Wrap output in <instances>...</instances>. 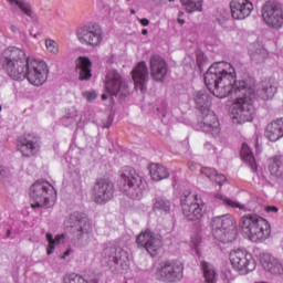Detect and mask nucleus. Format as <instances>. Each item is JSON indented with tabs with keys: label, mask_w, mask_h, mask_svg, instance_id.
<instances>
[{
	"label": "nucleus",
	"mask_w": 283,
	"mask_h": 283,
	"mask_svg": "<svg viewBox=\"0 0 283 283\" xmlns=\"http://www.w3.org/2000/svg\"><path fill=\"white\" fill-rule=\"evenodd\" d=\"M205 149H207L208 151H211V149H213V145L211 143L207 142L205 144Z\"/></svg>",
	"instance_id": "50"
},
{
	"label": "nucleus",
	"mask_w": 283,
	"mask_h": 283,
	"mask_svg": "<svg viewBox=\"0 0 283 283\" xmlns=\"http://www.w3.org/2000/svg\"><path fill=\"white\" fill-rule=\"evenodd\" d=\"M241 229L251 242H264L271 235V224L258 214H245L241 218Z\"/></svg>",
	"instance_id": "6"
},
{
	"label": "nucleus",
	"mask_w": 283,
	"mask_h": 283,
	"mask_svg": "<svg viewBox=\"0 0 283 283\" xmlns=\"http://www.w3.org/2000/svg\"><path fill=\"white\" fill-rule=\"evenodd\" d=\"M157 272L163 282H180L184 277L185 265L178 260H168L159 264Z\"/></svg>",
	"instance_id": "15"
},
{
	"label": "nucleus",
	"mask_w": 283,
	"mask_h": 283,
	"mask_svg": "<svg viewBox=\"0 0 283 283\" xmlns=\"http://www.w3.org/2000/svg\"><path fill=\"white\" fill-rule=\"evenodd\" d=\"M275 94H277V86L271 80H264L260 83L255 96L262 101H271Z\"/></svg>",
	"instance_id": "24"
},
{
	"label": "nucleus",
	"mask_w": 283,
	"mask_h": 283,
	"mask_svg": "<svg viewBox=\"0 0 283 283\" xmlns=\"http://www.w3.org/2000/svg\"><path fill=\"white\" fill-rule=\"evenodd\" d=\"M10 233H11V231L7 230V238H10Z\"/></svg>",
	"instance_id": "58"
},
{
	"label": "nucleus",
	"mask_w": 283,
	"mask_h": 283,
	"mask_svg": "<svg viewBox=\"0 0 283 283\" xmlns=\"http://www.w3.org/2000/svg\"><path fill=\"white\" fill-rule=\"evenodd\" d=\"M142 34H143L144 36H146V34H148L147 29H143V30H142Z\"/></svg>",
	"instance_id": "53"
},
{
	"label": "nucleus",
	"mask_w": 283,
	"mask_h": 283,
	"mask_svg": "<svg viewBox=\"0 0 283 283\" xmlns=\"http://www.w3.org/2000/svg\"><path fill=\"white\" fill-rule=\"evenodd\" d=\"M229 260L234 271H238L240 275H247L248 273L255 271V266H258L255 259H253V254L245 249L238 248L237 250H232L229 253Z\"/></svg>",
	"instance_id": "9"
},
{
	"label": "nucleus",
	"mask_w": 283,
	"mask_h": 283,
	"mask_svg": "<svg viewBox=\"0 0 283 283\" xmlns=\"http://www.w3.org/2000/svg\"><path fill=\"white\" fill-rule=\"evenodd\" d=\"M265 138L271 140V143H275L280 140V138H283V117L268 124L265 128Z\"/></svg>",
	"instance_id": "23"
},
{
	"label": "nucleus",
	"mask_w": 283,
	"mask_h": 283,
	"mask_svg": "<svg viewBox=\"0 0 283 283\" xmlns=\"http://www.w3.org/2000/svg\"><path fill=\"white\" fill-rule=\"evenodd\" d=\"M206 87L217 96V98H227L234 96L232 105V123L243 125L251 123L255 115L253 99L255 98V80L247 77L237 80L235 69L227 62H214L209 66L203 75Z\"/></svg>",
	"instance_id": "1"
},
{
	"label": "nucleus",
	"mask_w": 283,
	"mask_h": 283,
	"mask_svg": "<svg viewBox=\"0 0 283 283\" xmlns=\"http://www.w3.org/2000/svg\"><path fill=\"white\" fill-rule=\"evenodd\" d=\"M48 74H50V71L44 61L28 59L24 69V78H27L31 85H35L36 87L43 85V83L48 81Z\"/></svg>",
	"instance_id": "11"
},
{
	"label": "nucleus",
	"mask_w": 283,
	"mask_h": 283,
	"mask_svg": "<svg viewBox=\"0 0 283 283\" xmlns=\"http://www.w3.org/2000/svg\"><path fill=\"white\" fill-rule=\"evenodd\" d=\"M62 123L67 127L69 125H74L76 123V117L71 113H66L65 116L62 117Z\"/></svg>",
	"instance_id": "41"
},
{
	"label": "nucleus",
	"mask_w": 283,
	"mask_h": 283,
	"mask_svg": "<svg viewBox=\"0 0 283 283\" xmlns=\"http://www.w3.org/2000/svg\"><path fill=\"white\" fill-rule=\"evenodd\" d=\"M67 255H70V250H66V251L64 252V258L67 256Z\"/></svg>",
	"instance_id": "56"
},
{
	"label": "nucleus",
	"mask_w": 283,
	"mask_h": 283,
	"mask_svg": "<svg viewBox=\"0 0 283 283\" xmlns=\"http://www.w3.org/2000/svg\"><path fill=\"white\" fill-rule=\"evenodd\" d=\"M130 13L136 14V10L132 9Z\"/></svg>",
	"instance_id": "59"
},
{
	"label": "nucleus",
	"mask_w": 283,
	"mask_h": 283,
	"mask_svg": "<svg viewBox=\"0 0 283 283\" xmlns=\"http://www.w3.org/2000/svg\"><path fill=\"white\" fill-rule=\"evenodd\" d=\"M241 158L244 163H248L249 167L252 171H258V164L255 163V157L253 156V151L249 148V145L243 144L241 149Z\"/></svg>",
	"instance_id": "31"
},
{
	"label": "nucleus",
	"mask_w": 283,
	"mask_h": 283,
	"mask_svg": "<svg viewBox=\"0 0 283 283\" xmlns=\"http://www.w3.org/2000/svg\"><path fill=\"white\" fill-rule=\"evenodd\" d=\"M217 171L218 170L210 167H202L200 169V174H202L203 176H206V178H209L210 180H213Z\"/></svg>",
	"instance_id": "40"
},
{
	"label": "nucleus",
	"mask_w": 283,
	"mask_h": 283,
	"mask_svg": "<svg viewBox=\"0 0 283 283\" xmlns=\"http://www.w3.org/2000/svg\"><path fill=\"white\" fill-rule=\"evenodd\" d=\"M127 1H132V0H127Z\"/></svg>",
	"instance_id": "61"
},
{
	"label": "nucleus",
	"mask_w": 283,
	"mask_h": 283,
	"mask_svg": "<svg viewBox=\"0 0 283 283\" xmlns=\"http://www.w3.org/2000/svg\"><path fill=\"white\" fill-rule=\"evenodd\" d=\"M91 283H98V279L91 280Z\"/></svg>",
	"instance_id": "57"
},
{
	"label": "nucleus",
	"mask_w": 283,
	"mask_h": 283,
	"mask_svg": "<svg viewBox=\"0 0 283 283\" xmlns=\"http://www.w3.org/2000/svg\"><path fill=\"white\" fill-rule=\"evenodd\" d=\"M130 74L135 90H139L142 94H145V92H147V84L149 83V69L147 67V62H138Z\"/></svg>",
	"instance_id": "18"
},
{
	"label": "nucleus",
	"mask_w": 283,
	"mask_h": 283,
	"mask_svg": "<svg viewBox=\"0 0 283 283\" xmlns=\"http://www.w3.org/2000/svg\"><path fill=\"white\" fill-rule=\"evenodd\" d=\"M8 176H10V169L0 168V179L8 178Z\"/></svg>",
	"instance_id": "44"
},
{
	"label": "nucleus",
	"mask_w": 283,
	"mask_h": 283,
	"mask_svg": "<svg viewBox=\"0 0 283 283\" xmlns=\"http://www.w3.org/2000/svg\"><path fill=\"white\" fill-rule=\"evenodd\" d=\"M104 262L113 271H127L129 269V253L120 247L112 245L102 253Z\"/></svg>",
	"instance_id": "10"
},
{
	"label": "nucleus",
	"mask_w": 283,
	"mask_h": 283,
	"mask_svg": "<svg viewBox=\"0 0 283 283\" xmlns=\"http://www.w3.org/2000/svg\"><path fill=\"white\" fill-rule=\"evenodd\" d=\"M178 17H179V19H181V17H185V12L179 11Z\"/></svg>",
	"instance_id": "54"
},
{
	"label": "nucleus",
	"mask_w": 283,
	"mask_h": 283,
	"mask_svg": "<svg viewBox=\"0 0 283 283\" xmlns=\"http://www.w3.org/2000/svg\"><path fill=\"white\" fill-rule=\"evenodd\" d=\"M149 65L153 81L156 83H164L165 78H167V72L169 70L167 61H165V59H163L160 55H153L150 56Z\"/></svg>",
	"instance_id": "19"
},
{
	"label": "nucleus",
	"mask_w": 283,
	"mask_h": 283,
	"mask_svg": "<svg viewBox=\"0 0 283 283\" xmlns=\"http://www.w3.org/2000/svg\"><path fill=\"white\" fill-rule=\"evenodd\" d=\"M188 168L190 169V171H196V163L189 161L188 163Z\"/></svg>",
	"instance_id": "47"
},
{
	"label": "nucleus",
	"mask_w": 283,
	"mask_h": 283,
	"mask_svg": "<svg viewBox=\"0 0 283 283\" xmlns=\"http://www.w3.org/2000/svg\"><path fill=\"white\" fill-rule=\"evenodd\" d=\"M230 9L232 18L237 20L247 19L253 12V2L250 0H232Z\"/></svg>",
	"instance_id": "21"
},
{
	"label": "nucleus",
	"mask_w": 283,
	"mask_h": 283,
	"mask_svg": "<svg viewBox=\"0 0 283 283\" xmlns=\"http://www.w3.org/2000/svg\"><path fill=\"white\" fill-rule=\"evenodd\" d=\"M10 30H11L12 32H14V34H17V32H19V29H18L15 25H11V27H10Z\"/></svg>",
	"instance_id": "51"
},
{
	"label": "nucleus",
	"mask_w": 283,
	"mask_h": 283,
	"mask_svg": "<svg viewBox=\"0 0 283 283\" xmlns=\"http://www.w3.org/2000/svg\"><path fill=\"white\" fill-rule=\"evenodd\" d=\"M149 172H150V177L156 182H160V180H165V178H169V170L160 164H153L150 166Z\"/></svg>",
	"instance_id": "28"
},
{
	"label": "nucleus",
	"mask_w": 283,
	"mask_h": 283,
	"mask_svg": "<svg viewBox=\"0 0 283 283\" xmlns=\"http://www.w3.org/2000/svg\"><path fill=\"white\" fill-rule=\"evenodd\" d=\"M105 87L111 96H117L122 99L129 96V88L116 70H112L106 74Z\"/></svg>",
	"instance_id": "16"
},
{
	"label": "nucleus",
	"mask_w": 283,
	"mask_h": 283,
	"mask_svg": "<svg viewBox=\"0 0 283 283\" xmlns=\"http://www.w3.org/2000/svg\"><path fill=\"white\" fill-rule=\"evenodd\" d=\"M265 211H266V213H277V211H280V209L275 206H266Z\"/></svg>",
	"instance_id": "45"
},
{
	"label": "nucleus",
	"mask_w": 283,
	"mask_h": 283,
	"mask_svg": "<svg viewBox=\"0 0 283 283\" xmlns=\"http://www.w3.org/2000/svg\"><path fill=\"white\" fill-rule=\"evenodd\" d=\"M96 96H98L96 94V92H85L84 93V98H86L88 101H96Z\"/></svg>",
	"instance_id": "43"
},
{
	"label": "nucleus",
	"mask_w": 283,
	"mask_h": 283,
	"mask_svg": "<svg viewBox=\"0 0 283 283\" xmlns=\"http://www.w3.org/2000/svg\"><path fill=\"white\" fill-rule=\"evenodd\" d=\"M63 283H90L81 274L70 273L63 279Z\"/></svg>",
	"instance_id": "37"
},
{
	"label": "nucleus",
	"mask_w": 283,
	"mask_h": 283,
	"mask_svg": "<svg viewBox=\"0 0 283 283\" xmlns=\"http://www.w3.org/2000/svg\"><path fill=\"white\" fill-rule=\"evenodd\" d=\"M155 113H158V116L161 114V116L165 117V109H161L160 107H156Z\"/></svg>",
	"instance_id": "49"
},
{
	"label": "nucleus",
	"mask_w": 283,
	"mask_h": 283,
	"mask_svg": "<svg viewBox=\"0 0 283 283\" xmlns=\"http://www.w3.org/2000/svg\"><path fill=\"white\" fill-rule=\"evenodd\" d=\"M39 140L40 138L36 135L29 134L19 142L18 147L24 158H30V156H35V154H39V148L41 147Z\"/></svg>",
	"instance_id": "20"
},
{
	"label": "nucleus",
	"mask_w": 283,
	"mask_h": 283,
	"mask_svg": "<svg viewBox=\"0 0 283 283\" xmlns=\"http://www.w3.org/2000/svg\"><path fill=\"white\" fill-rule=\"evenodd\" d=\"M197 203H198V195H195L189 190L184 191V193L180 197L181 209H185V207H191V205H197Z\"/></svg>",
	"instance_id": "35"
},
{
	"label": "nucleus",
	"mask_w": 283,
	"mask_h": 283,
	"mask_svg": "<svg viewBox=\"0 0 283 283\" xmlns=\"http://www.w3.org/2000/svg\"><path fill=\"white\" fill-rule=\"evenodd\" d=\"M119 189L130 200H143L147 190V181L136 172V169L126 166L120 174Z\"/></svg>",
	"instance_id": "4"
},
{
	"label": "nucleus",
	"mask_w": 283,
	"mask_h": 283,
	"mask_svg": "<svg viewBox=\"0 0 283 283\" xmlns=\"http://www.w3.org/2000/svg\"><path fill=\"white\" fill-rule=\"evenodd\" d=\"M69 224L71 229H74L76 240L82 244L87 243L92 231H94L90 217L83 212L75 211L70 214Z\"/></svg>",
	"instance_id": "8"
},
{
	"label": "nucleus",
	"mask_w": 283,
	"mask_h": 283,
	"mask_svg": "<svg viewBox=\"0 0 283 283\" xmlns=\"http://www.w3.org/2000/svg\"><path fill=\"white\" fill-rule=\"evenodd\" d=\"M177 21L179 25H185V19L178 18Z\"/></svg>",
	"instance_id": "52"
},
{
	"label": "nucleus",
	"mask_w": 283,
	"mask_h": 283,
	"mask_svg": "<svg viewBox=\"0 0 283 283\" xmlns=\"http://www.w3.org/2000/svg\"><path fill=\"white\" fill-rule=\"evenodd\" d=\"M1 109H3V107L0 105V112H1Z\"/></svg>",
	"instance_id": "60"
},
{
	"label": "nucleus",
	"mask_w": 283,
	"mask_h": 283,
	"mask_svg": "<svg viewBox=\"0 0 283 283\" xmlns=\"http://www.w3.org/2000/svg\"><path fill=\"white\" fill-rule=\"evenodd\" d=\"M139 23H140L144 28H147V25H149V19H147V18L139 19Z\"/></svg>",
	"instance_id": "46"
},
{
	"label": "nucleus",
	"mask_w": 283,
	"mask_h": 283,
	"mask_svg": "<svg viewBox=\"0 0 283 283\" xmlns=\"http://www.w3.org/2000/svg\"><path fill=\"white\" fill-rule=\"evenodd\" d=\"M136 243L138 247L146 249L151 258H156V255H158V250L163 249V240H160V235L149 230L140 233L136 239Z\"/></svg>",
	"instance_id": "17"
},
{
	"label": "nucleus",
	"mask_w": 283,
	"mask_h": 283,
	"mask_svg": "<svg viewBox=\"0 0 283 283\" xmlns=\"http://www.w3.org/2000/svg\"><path fill=\"white\" fill-rule=\"evenodd\" d=\"M76 36L83 45L98 48L103 43V29L96 23L85 24L76 30Z\"/></svg>",
	"instance_id": "12"
},
{
	"label": "nucleus",
	"mask_w": 283,
	"mask_h": 283,
	"mask_svg": "<svg viewBox=\"0 0 283 283\" xmlns=\"http://www.w3.org/2000/svg\"><path fill=\"white\" fill-rule=\"evenodd\" d=\"M30 198L34 203H31L32 209H50L54 207L56 200V190L48 181L38 180L30 188Z\"/></svg>",
	"instance_id": "7"
},
{
	"label": "nucleus",
	"mask_w": 283,
	"mask_h": 283,
	"mask_svg": "<svg viewBox=\"0 0 283 283\" xmlns=\"http://www.w3.org/2000/svg\"><path fill=\"white\" fill-rule=\"evenodd\" d=\"M184 218L186 220L193 222L196 220H201L203 212H202V206L200 203H193L191 206H185L182 209Z\"/></svg>",
	"instance_id": "26"
},
{
	"label": "nucleus",
	"mask_w": 283,
	"mask_h": 283,
	"mask_svg": "<svg viewBox=\"0 0 283 283\" xmlns=\"http://www.w3.org/2000/svg\"><path fill=\"white\" fill-rule=\"evenodd\" d=\"M8 3L12 7V12L19 8L27 17H32V6L30 2H25V0H7Z\"/></svg>",
	"instance_id": "32"
},
{
	"label": "nucleus",
	"mask_w": 283,
	"mask_h": 283,
	"mask_svg": "<svg viewBox=\"0 0 283 283\" xmlns=\"http://www.w3.org/2000/svg\"><path fill=\"white\" fill-rule=\"evenodd\" d=\"M269 171L274 178H283V156L276 155L270 159Z\"/></svg>",
	"instance_id": "27"
},
{
	"label": "nucleus",
	"mask_w": 283,
	"mask_h": 283,
	"mask_svg": "<svg viewBox=\"0 0 283 283\" xmlns=\"http://www.w3.org/2000/svg\"><path fill=\"white\" fill-rule=\"evenodd\" d=\"M212 180H214L217 185H220V187H222V184L227 182V177L222 174H218L217 171Z\"/></svg>",
	"instance_id": "42"
},
{
	"label": "nucleus",
	"mask_w": 283,
	"mask_h": 283,
	"mask_svg": "<svg viewBox=\"0 0 283 283\" xmlns=\"http://www.w3.org/2000/svg\"><path fill=\"white\" fill-rule=\"evenodd\" d=\"M262 17L265 25L272 30H281L283 27L282 6L275 1H268L263 4Z\"/></svg>",
	"instance_id": "14"
},
{
	"label": "nucleus",
	"mask_w": 283,
	"mask_h": 283,
	"mask_svg": "<svg viewBox=\"0 0 283 283\" xmlns=\"http://www.w3.org/2000/svg\"><path fill=\"white\" fill-rule=\"evenodd\" d=\"M153 211L169 213L171 211V201L165 197H156L153 199Z\"/></svg>",
	"instance_id": "30"
},
{
	"label": "nucleus",
	"mask_w": 283,
	"mask_h": 283,
	"mask_svg": "<svg viewBox=\"0 0 283 283\" xmlns=\"http://www.w3.org/2000/svg\"><path fill=\"white\" fill-rule=\"evenodd\" d=\"M61 240H65V234H57L52 235V233L48 232L46 233V242L49 243L48 249H46V254L52 255L54 253V249L61 244Z\"/></svg>",
	"instance_id": "33"
},
{
	"label": "nucleus",
	"mask_w": 283,
	"mask_h": 283,
	"mask_svg": "<svg viewBox=\"0 0 283 283\" xmlns=\"http://www.w3.org/2000/svg\"><path fill=\"white\" fill-rule=\"evenodd\" d=\"M102 101H107V94H102Z\"/></svg>",
	"instance_id": "55"
},
{
	"label": "nucleus",
	"mask_w": 283,
	"mask_h": 283,
	"mask_svg": "<svg viewBox=\"0 0 283 283\" xmlns=\"http://www.w3.org/2000/svg\"><path fill=\"white\" fill-rule=\"evenodd\" d=\"M219 200H222L227 207H232L233 209H244V205L238 203L237 201L231 200L220 193L216 196Z\"/></svg>",
	"instance_id": "38"
},
{
	"label": "nucleus",
	"mask_w": 283,
	"mask_h": 283,
	"mask_svg": "<svg viewBox=\"0 0 283 283\" xmlns=\"http://www.w3.org/2000/svg\"><path fill=\"white\" fill-rule=\"evenodd\" d=\"M193 102L201 114V120L198 123L199 129L205 134H211L213 138L220 135V122L211 111V97L207 91L201 90L193 93Z\"/></svg>",
	"instance_id": "2"
},
{
	"label": "nucleus",
	"mask_w": 283,
	"mask_h": 283,
	"mask_svg": "<svg viewBox=\"0 0 283 283\" xmlns=\"http://www.w3.org/2000/svg\"><path fill=\"white\" fill-rule=\"evenodd\" d=\"M114 181L109 178H97L92 188V196L96 205H107L114 198Z\"/></svg>",
	"instance_id": "13"
},
{
	"label": "nucleus",
	"mask_w": 283,
	"mask_h": 283,
	"mask_svg": "<svg viewBox=\"0 0 283 283\" xmlns=\"http://www.w3.org/2000/svg\"><path fill=\"white\" fill-rule=\"evenodd\" d=\"M201 269L203 271L206 283H218V273L211 263L201 261Z\"/></svg>",
	"instance_id": "29"
},
{
	"label": "nucleus",
	"mask_w": 283,
	"mask_h": 283,
	"mask_svg": "<svg viewBox=\"0 0 283 283\" xmlns=\"http://www.w3.org/2000/svg\"><path fill=\"white\" fill-rule=\"evenodd\" d=\"M202 1L203 0H180V3L181 6H185L186 11L189 14H192V12H202Z\"/></svg>",
	"instance_id": "34"
},
{
	"label": "nucleus",
	"mask_w": 283,
	"mask_h": 283,
	"mask_svg": "<svg viewBox=\"0 0 283 283\" xmlns=\"http://www.w3.org/2000/svg\"><path fill=\"white\" fill-rule=\"evenodd\" d=\"M210 227L212 235L218 242L223 244L235 242L238 238V223L234 216L228 213L213 217L210 221Z\"/></svg>",
	"instance_id": "5"
},
{
	"label": "nucleus",
	"mask_w": 283,
	"mask_h": 283,
	"mask_svg": "<svg viewBox=\"0 0 283 283\" xmlns=\"http://www.w3.org/2000/svg\"><path fill=\"white\" fill-rule=\"evenodd\" d=\"M260 262L268 273H271L272 275H282L283 265L280 260L275 259V256L269 253H263L260 258Z\"/></svg>",
	"instance_id": "22"
},
{
	"label": "nucleus",
	"mask_w": 283,
	"mask_h": 283,
	"mask_svg": "<svg viewBox=\"0 0 283 283\" xmlns=\"http://www.w3.org/2000/svg\"><path fill=\"white\" fill-rule=\"evenodd\" d=\"M30 35L33 36V39H36L38 36H41V31H30Z\"/></svg>",
	"instance_id": "48"
},
{
	"label": "nucleus",
	"mask_w": 283,
	"mask_h": 283,
	"mask_svg": "<svg viewBox=\"0 0 283 283\" xmlns=\"http://www.w3.org/2000/svg\"><path fill=\"white\" fill-rule=\"evenodd\" d=\"M268 56L269 52H266L265 49H256L255 52L251 54V59L254 63H264Z\"/></svg>",
	"instance_id": "36"
},
{
	"label": "nucleus",
	"mask_w": 283,
	"mask_h": 283,
	"mask_svg": "<svg viewBox=\"0 0 283 283\" xmlns=\"http://www.w3.org/2000/svg\"><path fill=\"white\" fill-rule=\"evenodd\" d=\"M28 59L25 51L11 46L3 51L0 63L10 78L13 81H24Z\"/></svg>",
	"instance_id": "3"
},
{
	"label": "nucleus",
	"mask_w": 283,
	"mask_h": 283,
	"mask_svg": "<svg viewBox=\"0 0 283 283\" xmlns=\"http://www.w3.org/2000/svg\"><path fill=\"white\" fill-rule=\"evenodd\" d=\"M46 49L51 52V54H59V43L54 40L45 41Z\"/></svg>",
	"instance_id": "39"
},
{
	"label": "nucleus",
	"mask_w": 283,
	"mask_h": 283,
	"mask_svg": "<svg viewBox=\"0 0 283 283\" xmlns=\"http://www.w3.org/2000/svg\"><path fill=\"white\" fill-rule=\"evenodd\" d=\"M76 72L80 75V81H90L92 78V60L80 56L76 60Z\"/></svg>",
	"instance_id": "25"
}]
</instances>
